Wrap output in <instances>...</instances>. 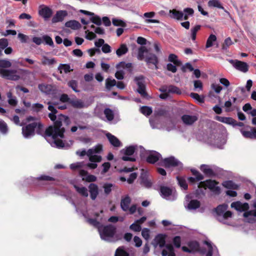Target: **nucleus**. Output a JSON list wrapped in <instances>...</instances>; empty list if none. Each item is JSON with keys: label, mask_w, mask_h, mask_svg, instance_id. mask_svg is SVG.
<instances>
[{"label": "nucleus", "mask_w": 256, "mask_h": 256, "mask_svg": "<svg viewBox=\"0 0 256 256\" xmlns=\"http://www.w3.org/2000/svg\"><path fill=\"white\" fill-rule=\"evenodd\" d=\"M50 104L48 109L51 112L48 114V117L51 120L54 122V126H50L45 132V138L50 145L56 148L64 147V143L60 138H62L64 133V127L62 124L64 122V115L57 114L56 108Z\"/></svg>", "instance_id": "nucleus-1"}, {"label": "nucleus", "mask_w": 256, "mask_h": 256, "mask_svg": "<svg viewBox=\"0 0 256 256\" xmlns=\"http://www.w3.org/2000/svg\"><path fill=\"white\" fill-rule=\"evenodd\" d=\"M96 162L85 164L84 162H77L70 164V168L72 170H77L79 175L82 178V180L88 182H93L96 180V178L94 175L88 174V172L84 170L86 167L90 169H94L98 166Z\"/></svg>", "instance_id": "nucleus-2"}, {"label": "nucleus", "mask_w": 256, "mask_h": 256, "mask_svg": "<svg viewBox=\"0 0 256 256\" xmlns=\"http://www.w3.org/2000/svg\"><path fill=\"white\" fill-rule=\"evenodd\" d=\"M102 150V146L98 144L95 147L89 149L87 152L85 150L77 151L76 154L80 156L87 155L91 162H100L102 160V157L97 154L100 153Z\"/></svg>", "instance_id": "nucleus-3"}, {"label": "nucleus", "mask_w": 256, "mask_h": 256, "mask_svg": "<svg viewBox=\"0 0 256 256\" xmlns=\"http://www.w3.org/2000/svg\"><path fill=\"white\" fill-rule=\"evenodd\" d=\"M98 232L102 240L112 242L116 233V228L112 225L100 226L98 228Z\"/></svg>", "instance_id": "nucleus-4"}, {"label": "nucleus", "mask_w": 256, "mask_h": 256, "mask_svg": "<svg viewBox=\"0 0 256 256\" xmlns=\"http://www.w3.org/2000/svg\"><path fill=\"white\" fill-rule=\"evenodd\" d=\"M42 127V124L38 122H34L22 128V134L25 138H30L34 135V130L36 129L38 133Z\"/></svg>", "instance_id": "nucleus-5"}, {"label": "nucleus", "mask_w": 256, "mask_h": 256, "mask_svg": "<svg viewBox=\"0 0 256 256\" xmlns=\"http://www.w3.org/2000/svg\"><path fill=\"white\" fill-rule=\"evenodd\" d=\"M138 148L137 146H130L122 149L120 150V153L124 156L122 157V159L124 161H136V159L134 157V154H136Z\"/></svg>", "instance_id": "nucleus-6"}, {"label": "nucleus", "mask_w": 256, "mask_h": 256, "mask_svg": "<svg viewBox=\"0 0 256 256\" xmlns=\"http://www.w3.org/2000/svg\"><path fill=\"white\" fill-rule=\"evenodd\" d=\"M0 75L4 78L12 80H18L20 78L18 71L14 70L0 68Z\"/></svg>", "instance_id": "nucleus-7"}, {"label": "nucleus", "mask_w": 256, "mask_h": 256, "mask_svg": "<svg viewBox=\"0 0 256 256\" xmlns=\"http://www.w3.org/2000/svg\"><path fill=\"white\" fill-rule=\"evenodd\" d=\"M160 194L162 198L169 200H174L177 196L174 189L166 186L160 187Z\"/></svg>", "instance_id": "nucleus-8"}, {"label": "nucleus", "mask_w": 256, "mask_h": 256, "mask_svg": "<svg viewBox=\"0 0 256 256\" xmlns=\"http://www.w3.org/2000/svg\"><path fill=\"white\" fill-rule=\"evenodd\" d=\"M66 102L76 108H82L86 106L82 100L78 99L74 96H68V95L65 94V103Z\"/></svg>", "instance_id": "nucleus-9"}, {"label": "nucleus", "mask_w": 256, "mask_h": 256, "mask_svg": "<svg viewBox=\"0 0 256 256\" xmlns=\"http://www.w3.org/2000/svg\"><path fill=\"white\" fill-rule=\"evenodd\" d=\"M228 205L223 204L220 205L216 208V212L218 216V219L220 221L222 222L220 216H222V218L224 220L230 218L232 216V212L230 211H226L228 208Z\"/></svg>", "instance_id": "nucleus-10"}, {"label": "nucleus", "mask_w": 256, "mask_h": 256, "mask_svg": "<svg viewBox=\"0 0 256 256\" xmlns=\"http://www.w3.org/2000/svg\"><path fill=\"white\" fill-rule=\"evenodd\" d=\"M134 81L138 86L137 92L142 97L146 98L148 96V94L146 92L144 78L142 76H136L134 78Z\"/></svg>", "instance_id": "nucleus-11"}, {"label": "nucleus", "mask_w": 256, "mask_h": 256, "mask_svg": "<svg viewBox=\"0 0 256 256\" xmlns=\"http://www.w3.org/2000/svg\"><path fill=\"white\" fill-rule=\"evenodd\" d=\"M162 162L166 168L176 166L178 169H181L182 168V164L174 156L166 158Z\"/></svg>", "instance_id": "nucleus-12"}, {"label": "nucleus", "mask_w": 256, "mask_h": 256, "mask_svg": "<svg viewBox=\"0 0 256 256\" xmlns=\"http://www.w3.org/2000/svg\"><path fill=\"white\" fill-rule=\"evenodd\" d=\"M217 184L218 183L215 180H209L200 182L198 187H203L205 189L208 188L213 191L218 192L220 188L217 186Z\"/></svg>", "instance_id": "nucleus-13"}, {"label": "nucleus", "mask_w": 256, "mask_h": 256, "mask_svg": "<svg viewBox=\"0 0 256 256\" xmlns=\"http://www.w3.org/2000/svg\"><path fill=\"white\" fill-rule=\"evenodd\" d=\"M228 62L232 65V66L236 70L244 72H246L248 71V64L242 61L236 60H230Z\"/></svg>", "instance_id": "nucleus-14"}, {"label": "nucleus", "mask_w": 256, "mask_h": 256, "mask_svg": "<svg viewBox=\"0 0 256 256\" xmlns=\"http://www.w3.org/2000/svg\"><path fill=\"white\" fill-rule=\"evenodd\" d=\"M145 60L148 65L149 68H154L155 70L158 69V57L154 54H150L146 58Z\"/></svg>", "instance_id": "nucleus-15"}, {"label": "nucleus", "mask_w": 256, "mask_h": 256, "mask_svg": "<svg viewBox=\"0 0 256 256\" xmlns=\"http://www.w3.org/2000/svg\"><path fill=\"white\" fill-rule=\"evenodd\" d=\"M162 159V156L160 153L153 151L150 152L148 156L146 161L150 164H154Z\"/></svg>", "instance_id": "nucleus-16"}, {"label": "nucleus", "mask_w": 256, "mask_h": 256, "mask_svg": "<svg viewBox=\"0 0 256 256\" xmlns=\"http://www.w3.org/2000/svg\"><path fill=\"white\" fill-rule=\"evenodd\" d=\"M198 120L196 115L184 114L182 116V122L186 125L190 126Z\"/></svg>", "instance_id": "nucleus-17"}, {"label": "nucleus", "mask_w": 256, "mask_h": 256, "mask_svg": "<svg viewBox=\"0 0 256 256\" xmlns=\"http://www.w3.org/2000/svg\"><path fill=\"white\" fill-rule=\"evenodd\" d=\"M94 216L96 217L95 218H88L87 222L98 229L100 228V222L102 221V218L98 212L95 213Z\"/></svg>", "instance_id": "nucleus-18"}, {"label": "nucleus", "mask_w": 256, "mask_h": 256, "mask_svg": "<svg viewBox=\"0 0 256 256\" xmlns=\"http://www.w3.org/2000/svg\"><path fill=\"white\" fill-rule=\"evenodd\" d=\"M231 207L238 211L242 212L248 210L249 206L246 202L242 203L240 202H236L232 203Z\"/></svg>", "instance_id": "nucleus-19"}, {"label": "nucleus", "mask_w": 256, "mask_h": 256, "mask_svg": "<svg viewBox=\"0 0 256 256\" xmlns=\"http://www.w3.org/2000/svg\"><path fill=\"white\" fill-rule=\"evenodd\" d=\"M240 132L242 135L246 138L256 139V128H251L250 130H245L243 129H240Z\"/></svg>", "instance_id": "nucleus-20"}, {"label": "nucleus", "mask_w": 256, "mask_h": 256, "mask_svg": "<svg viewBox=\"0 0 256 256\" xmlns=\"http://www.w3.org/2000/svg\"><path fill=\"white\" fill-rule=\"evenodd\" d=\"M39 14L45 20H48L52 15V12L50 8L47 6H44L39 10Z\"/></svg>", "instance_id": "nucleus-21"}, {"label": "nucleus", "mask_w": 256, "mask_h": 256, "mask_svg": "<svg viewBox=\"0 0 256 256\" xmlns=\"http://www.w3.org/2000/svg\"><path fill=\"white\" fill-rule=\"evenodd\" d=\"M130 202L131 199L128 196H126L122 198L120 207L124 212L128 211Z\"/></svg>", "instance_id": "nucleus-22"}, {"label": "nucleus", "mask_w": 256, "mask_h": 256, "mask_svg": "<svg viewBox=\"0 0 256 256\" xmlns=\"http://www.w3.org/2000/svg\"><path fill=\"white\" fill-rule=\"evenodd\" d=\"M162 256H176L172 246L171 244H166L162 252Z\"/></svg>", "instance_id": "nucleus-23"}, {"label": "nucleus", "mask_w": 256, "mask_h": 256, "mask_svg": "<svg viewBox=\"0 0 256 256\" xmlns=\"http://www.w3.org/2000/svg\"><path fill=\"white\" fill-rule=\"evenodd\" d=\"M106 136L112 145L114 147H120L122 146V143L119 140L114 136L110 133L106 134Z\"/></svg>", "instance_id": "nucleus-24"}, {"label": "nucleus", "mask_w": 256, "mask_h": 256, "mask_svg": "<svg viewBox=\"0 0 256 256\" xmlns=\"http://www.w3.org/2000/svg\"><path fill=\"white\" fill-rule=\"evenodd\" d=\"M204 243L208 246V252L206 256H212L213 254L217 256L218 254V250L216 246H212L211 242L208 241H204Z\"/></svg>", "instance_id": "nucleus-25"}, {"label": "nucleus", "mask_w": 256, "mask_h": 256, "mask_svg": "<svg viewBox=\"0 0 256 256\" xmlns=\"http://www.w3.org/2000/svg\"><path fill=\"white\" fill-rule=\"evenodd\" d=\"M169 16L172 18L177 20H183V14H182V11H179L176 9L170 10L169 11Z\"/></svg>", "instance_id": "nucleus-26"}, {"label": "nucleus", "mask_w": 256, "mask_h": 256, "mask_svg": "<svg viewBox=\"0 0 256 256\" xmlns=\"http://www.w3.org/2000/svg\"><path fill=\"white\" fill-rule=\"evenodd\" d=\"M88 188L90 198L92 200H94L98 194V186L94 184H90Z\"/></svg>", "instance_id": "nucleus-27"}, {"label": "nucleus", "mask_w": 256, "mask_h": 256, "mask_svg": "<svg viewBox=\"0 0 256 256\" xmlns=\"http://www.w3.org/2000/svg\"><path fill=\"white\" fill-rule=\"evenodd\" d=\"M155 246L164 247L165 245V236L162 234H158L154 240Z\"/></svg>", "instance_id": "nucleus-28"}, {"label": "nucleus", "mask_w": 256, "mask_h": 256, "mask_svg": "<svg viewBox=\"0 0 256 256\" xmlns=\"http://www.w3.org/2000/svg\"><path fill=\"white\" fill-rule=\"evenodd\" d=\"M254 207L256 208V204ZM244 216L248 218V221L249 222H253L254 221V218L256 217V208L244 212Z\"/></svg>", "instance_id": "nucleus-29"}, {"label": "nucleus", "mask_w": 256, "mask_h": 256, "mask_svg": "<svg viewBox=\"0 0 256 256\" xmlns=\"http://www.w3.org/2000/svg\"><path fill=\"white\" fill-rule=\"evenodd\" d=\"M215 119L220 122L230 125L235 124V120L232 118L216 116Z\"/></svg>", "instance_id": "nucleus-30"}, {"label": "nucleus", "mask_w": 256, "mask_h": 256, "mask_svg": "<svg viewBox=\"0 0 256 256\" xmlns=\"http://www.w3.org/2000/svg\"><path fill=\"white\" fill-rule=\"evenodd\" d=\"M65 26L70 28L72 30H78L81 27L80 23L75 20H70L65 23Z\"/></svg>", "instance_id": "nucleus-31"}, {"label": "nucleus", "mask_w": 256, "mask_h": 256, "mask_svg": "<svg viewBox=\"0 0 256 256\" xmlns=\"http://www.w3.org/2000/svg\"><path fill=\"white\" fill-rule=\"evenodd\" d=\"M208 4L209 7L217 8L223 10L225 12L229 14V13L224 10L219 0H210L208 1Z\"/></svg>", "instance_id": "nucleus-32"}, {"label": "nucleus", "mask_w": 256, "mask_h": 256, "mask_svg": "<svg viewBox=\"0 0 256 256\" xmlns=\"http://www.w3.org/2000/svg\"><path fill=\"white\" fill-rule=\"evenodd\" d=\"M30 179L32 181V182L35 184H36L38 180L50 181L54 180V178L52 177L46 175H42L41 176L38 177L36 178H30Z\"/></svg>", "instance_id": "nucleus-33"}, {"label": "nucleus", "mask_w": 256, "mask_h": 256, "mask_svg": "<svg viewBox=\"0 0 256 256\" xmlns=\"http://www.w3.org/2000/svg\"><path fill=\"white\" fill-rule=\"evenodd\" d=\"M200 206V202L197 200H190L186 208L188 210H194L199 208Z\"/></svg>", "instance_id": "nucleus-34"}, {"label": "nucleus", "mask_w": 256, "mask_h": 256, "mask_svg": "<svg viewBox=\"0 0 256 256\" xmlns=\"http://www.w3.org/2000/svg\"><path fill=\"white\" fill-rule=\"evenodd\" d=\"M9 129L6 122L0 119V132L4 136L8 134Z\"/></svg>", "instance_id": "nucleus-35"}, {"label": "nucleus", "mask_w": 256, "mask_h": 256, "mask_svg": "<svg viewBox=\"0 0 256 256\" xmlns=\"http://www.w3.org/2000/svg\"><path fill=\"white\" fill-rule=\"evenodd\" d=\"M183 14V19L187 20L190 16H192L194 14V10L192 8H187L184 9L182 11Z\"/></svg>", "instance_id": "nucleus-36"}, {"label": "nucleus", "mask_w": 256, "mask_h": 256, "mask_svg": "<svg viewBox=\"0 0 256 256\" xmlns=\"http://www.w3.org/2000/svg\"><path fill=\"white\" fill-rule=\"evenodd\" d=\"M128 52V48L126 44H122L120 48L116 50V54L120 57L125 54Z\"/></svg>", "instance_id": "nucleus-37"}, {"label": "nucleus", "mask_w": 256, "mask_h": 256, "mask_svg": "<svg viewBox=\"0 0 256 256\" xmlns=\"http://www.w3.org/2000/svg\"><path fill=\"white\" fill-rule=\"evenodd\" d=\"M200 169L204 174L206 175L210 176L214 174V172L210 166L202 164L200 166Z\"/></svg>", "instance_id": "nucleus-38"}, {"label": "nucleus", "mask_w": 256, "mask_h": 256, "mask_svg": "<svg viewBox=\"0 0 256 256\" xmlns=\"http://www.w3.org/2000/svg\"><path fill=\"white\" fill-rule=\"evenodd\" d=\"M114 256H130V254L124 246H120L116 250Z\"/></svg>", "instance_id": "nucleus-39"}, {"label": "nucleus", "mask_w": 256, "mask_h": 256, "mask_svg": "<svg viewBox=\"0 0 256 256\" xmlns=\"http://www.w3.org/2000/svg\"><path fill=\"white\" fill-rule=\"evenodd\" d=\"M64 18V11L58 12L53 17L52 22L54 23L62 21Z\"/></svg>", "instance_id": "nucleus-40"}, {"label": "nucleus", "mask_w": 256, "mask_h": 256, "mask_svg": "<svg viewBox=\"0 0 256 256\" xmlns=\"http://www.w3.org/2000/svg\"><path fill=\"white\" fill-rule=\"evenodd\" d=\"M222 185L228 189L236 190L238 188V186L235 184L232 180H227L223 182Z\"/></svg>", "instance_id": "nucleus-41"}, {"label": "nucleus", "mask_w": 256, "mask_h": 256, "mask_svg": "<svg viewBox=\"0 0 256 256\" xmlns=\"http://www.w3.org/2000/svg\"><path fill=\"white\" fill-rule=\"evenodd\" d=\"M56 62L55 59L54 58H49L45 56H42V64L43 65L51 66Z\"/></svg>", "instance_id": "nucleus-42"}, {"label": "nucleus", "mask_w": 256, "mask_h": 256, "mask_svg": "<svg viewBox=\"0 0 256 256\" xmlns=\"http://www.w3.org/2000/svg\"><path fill=\"white\" fill-rule=\"evenodd\" d=\"M74 188L76 189V191L82 196L85 197H87L88 196V191L86 188L82 186H74Z\"/></svg>", "instance_id": "nucleus-43"}, {"label": "nucleus", "mask_w": 256, "mask_h": 256, "mask_svg": "<svg viewBox=\"0 0 256 256\" xmlns=\"http://www.w3.org/2000/svg\"><path fill=\"white\" fill-rule=\"evenodd\" d=\"M104 114L108 121H111L114 119V112L109 108H106L104 110Z\"/></svg>", "instance_id": "nucleus-44"}, {"label": "nucleus", "mask_w": 256, "mask_h": 256, "mask_svg": "<svg viewBox=\"0 0 256 256\" xmlns=\"http://www.w3.org/2000/svg\"><path fill=\"white\" fill-rule=\"evenodd\" d=\"M216 40V37L215 35L211 34L208 38L206 45V48H209L213 46V42Z\"/></svg>", "instance_id": "nucleus-45"}, {"label": "nucleus", "mask_w": 256, "mask_h": 256, "mask_svg": "<svg viewBox=\"0 0 256 256\" xmlns=\"http://www.w3.org/2000/svg\"><path fill=\"white\" fill-rule=\"evenodd\" d=\"M7 96L8 98V102L10 105L12 106L16 105L18 102L16 98L12 96V93L10 92L7 93Z\"/></svg>", "instance_id": "nucleus-46"}, {"label": "nucleus", "mask_w": 256, "mask_h": 256, "mask_svg": "<svg viewBox=\"0 0 256 256\" xmlns=\"http://www.w3.org/2000/svg\"><path fill=\"white\" fill-rule=\"evenodd\" d=\"M160 91L163 92H170V93H176V94H180V89L178 87L173 86H168V88L167 90H164V88H162V89H160Z\"/></svg>", "instance_id": "nucleus-47"}, {"label": "nucleus", "mask_w": 256, "mask_h": 256, "mask_svg": "<svg viewBox=\"0 0 256 256\" xmlns=\"http://www.w3.org/2000/svg\"><path fill=\"white\" fill-rule=\"evenodd\" d=\"M147 52L148 50L146 46H140L138 50V58L139 60H142L144 58V54Z\"/></svg>", "instance_id": "nucleus-48"}, {"label": "nucleus", "mask_w": 256, "mask_h": 256, "mask_svg": "<svg viewBox=\"0 0 256 256\" xmlns=\"http://www.w3.org/2000/svg\"><path fill=\"white\" fill-rule=\"evenodd\" d=\"M168 60L176 66H180V62L178 59L177 56L174 54H170L168 56Z\"/></svg>", "instance_id": "nucleus-49"}, {"label": "nucleus", "mask_w": 256, "mask_h": 256, "mask_svg": "<svg viewBox=\"0 0 256 256\" xmlns=\"http://www.w3.org/2000/svg\"><path fill=\"white\" fill-rule=\"evenodd\" d=\"M236 100V98L232 97L228 100L226 101L224 103V106L226 108V111L229 112L230 110V108L232 106V103H234Z\"/></svg>", "instance_id": "nucleus-50"}, {"label": "nucleus", "mask_w": 256, "mask_h": 256, "mask_svg": "<svg viewBox=\"0 0 256 256\" xmlns=\"http://www.w3.org/2000/svg\"><path fill=\"white\" fill-rule=\"evenodd\" d=\"M176 178L180 186L184 190H186L188 188V185L186 180L183 178L179 176H177Z\"/></svg>", "instance_id": "nucleus-51"}, {"label": "nucleus", "mask_w": 256, "mask_h": 256, "mask_svg": "<svg viewBox=\"0 0 256 256\" xmlns=\"http://www.w3.org/2000/svg\"><path fill=\"white\" fill-rule=\"evenodd\" d=\"M140 112L145 116H150L152 112V108L150 107L144 106L140 108Z\"/></svg>", "instance_id": "nucleus-52"}, {"label": "nucleus", "mask_w": 256, "mask_h": 256, "mask_svg": "<svg viewBox=\"0 0 256 256\" xmlns=\"http://www.w3.org/2000/svg\"><path fill=\"white\" fill-rule=\"evenodd\" d=\"M200 25H196L194 28L191 29V37L192 40H194L196 38V32L200 28Z\"/></svg>", "instance_id": "nucleus-53"}, {"label": "nucleus", "mask_w": 256, "mask_h": 256, "mask_svg": "<svg viewBox=\"0 0 256 256\" xmlns=\"http://www.w3.org/2000/svg\"><path fill=\"white\" fill-rule=\"evenodd\" d=\"M191 172L194 176H195V178L196 181H200L204 179V176L198 171L195 169H192Z\"/></svg>", "instance_id": "nucleus-54"}, {"label": "nucleus", "mask_w": 256, "mask_h": 256, "mask_svg": "<svg viewBox=\"0 0 256 256\" xmlns=\"http://www.w3.org/2000/svg\"><path fill=\"white\" fill-rule=\"evenodd\" d=\"M12 66V63L6 60H0V68H8Z\"/></svg>", "instance_id": "nucleus-55"}, {"label": "nucleus", "mask_w": 256, "mask_h": 256, "mask_svg": "<svg viewBox=\"0 0 256 256\" xmlns=\"http://www.w3.org/2000/svg\"><path fill=\"white\" fill-rule=\"evenodd\" d=\"M42 42H44L45 44L49 45L50 46H54V42L52 41V38L47 36L44 35L42 36Z\"/></svg>", "instance_id": "nucleus-56"}, {"label": "nucleus", "mask_w": 256, "mask_h": 256, "mask_svg": "<svg viewBox=\"0 0 256 256\" xmlns=\"http://www.w3.org/2000/svg\"><path fill=\"white\" fill-rule=\"evenodd\" d=\"M64 70V64H60L58 68V72L61 74L60 76H58L57 74H54L53 75L54 77H56L58 80H62L64 78L63 75L62 74V71Z\"/></svg>", "instance_id": "nucleus-57"}, {"label": "nucleus", "mask_w": 256, "mask_h": 256, "mask_svg": "<svg viewBox=\"0 0 256 256\" xmlns=\"http://www.w3.org/2000/svg\"><path fill=\"white\" fill-rule=\"evenodd\" d=\"M167 113V110L162 108H158L154 110V114L156 116H164Z\"/></svg>", "instance_id": "nucleus-58"}, {"label": "nucleus", "mask_w": 256, "mask_h": 256, "mask_svg": "<svg viewBox=\"0 0 256 256\" xmlns=\"http://www.w3.org/2000/svg\"><path fill=\"white\" fill-rule=\"evenodd\" d=\"M116 84V80L114 79L111 80L110 78H108L106 80V88L108 90H110L112 87L114 86Z\"/></svg>", "instance_id": "nucleus-59"}, {"label": "nucleus", "mask_w": 256, "mask_h": 256, "mask_svg": "<svg viewBox=\"0 0 256 256\" xmlns=\"http://www.w3.org/2000/svg\"><path fill=\"white\" fill-rule=\"evenodd\" d=\"M130 228L134 232H140L142 230V227L140 224L135 222L130 226Z\"/></svg>", "instance_id": "nucleus-60"}, {"label": "nucleus", "mask_w": 256, "mask_h": 256, "mask_svg": "<svg viewBox=\"0 0 256 256\" xmlns=\"http://www.w3.org/2000/svg\"><path fill=\"white\" fill-rule=\"evenodd\" d=\"M190 96L198 100V102H204V98L203 96H200L198 94L196 93L192 92L190 94Z\"/></svg>", "instance_id": "nucleus-61"}, {"label": "nucleus", "mask_w": 256, "mask_h": 256, "mask_svg": "<svg viewBox=\"0 0 256 256\" xmlns=\"http://www.w3.org/2000/svg\"><path fill=\"white\" fill-rule=\"evenodd\" d=\"M68 85L75 92H79L78 90L77 89V86H78V84H77V82L74 80H72L68 82Z\"/></svg>", "instance_id": "nucleus-62"}, {"label": "nucleus", "mask_w": 256, "mask_h": 256, "mask_svg": "<svg viewBox=\"0 0 256 256\" xmlns=\"http://www.w3.org/2000/svg\"><path fill=\"white\" fill-rule=\"evenodd\" d=\"M194 84L196 90H202V84L200 80H194Z\"/></svg>", "instance_id": "nucleus-63"}, {"label": "nucleus", "mask_w": 256, "mask_h": 256, "mask_svg": "<svg viewBox=\"0 0 256 256\" xmlns=\"http://www.w3.org/2000/svg\"><path fill=\"white\" fill-rule=\"evenodd\" d=\"M150 230L147 228H144L142 230V235L146 240H148L150 238Z\"/></svg>", "instance_id": "nucleus-64"}]
</instances>
